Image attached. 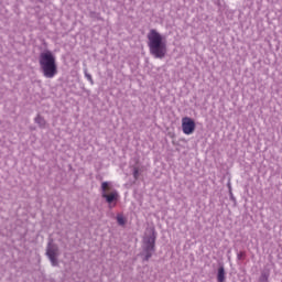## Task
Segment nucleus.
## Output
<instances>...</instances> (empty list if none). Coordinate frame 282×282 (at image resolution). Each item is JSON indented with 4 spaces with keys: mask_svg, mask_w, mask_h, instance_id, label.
<instances>
[{
    "mask_svg": "<svg viewBox=\"0 0 282 282\" xmlns=\"http://www.w3.org/2000/svg\"><path fill=\"white\" fill-rule=\"evenodd\" d=\"M147 39L150 54L154 56V58H164L167 52L164 36L158 30L151 29L148 32Z\"/></svg>",
    "mask_w": 282,
    "mask_h": 282,
    "instance_id": "1",
    "label": "nucleus"
},
{
    "mask_svg": "<svg viewBox=\"0 0 282 282\" xmlns=\"http://www.w3.org/2000/svg\"><path fill=\"white\" fill-rule=\"evenodd\" d=\"M85 77L87 78V80H89V82H90V85H94V78L91 77V75H90V74L85 73Z\"/></svg>",
    "mask_w": 282,
    "mask_h": 282,
    "instance_id": "12",
    "label": "nucleus"
},
{
    "mask_svg": "<svg viewBox=\"0 0 282 282\" xmlns=\"http://www.w3.org/2000/svg\"><path fill=\"white\" fill-rule=\"evenodd\" d=\"M133 177L134 180H138V177H140V170L138 167H134L133 170Z\"/></svg>",
    "mask_w": 282,
    "mask_h": 282,
    "instance_id": "11",
    "label": "nucleus"
},
{
    "mask_svg": "<svg viewBox=\"0 0 282 282\" xmlns=\"http://www.w3.org/2000/svg\"><path fill=\"white\" fill-rule=\"evenodd\" d=\"M101 197L106 199L107 204H113V202H118V192H111L110 194L104 192Z\"/></svg>",
    "mask_w": 282,
    "mask_h": 282,
    "instance_id": "6",
    "label": "nucleus"
},
{
    "mask_svg": "<svg viewBox=\"0 0 282 282\" xmlns=\"http://www.w3.org/2000/svg\"><path fill=\"white\" fill-rule=\"evenodd\" d=\"M101 191H102V193H107V191H111V184L109 182H102Z\"/></svg>",
    "mask_w": 282,
    "mask_h": 282,
    "instance_id": "10",
    "label": "nucleus"
},
{
    "mask_svg": "<svg viewBox=\"0 0 282 282\" xmlns=\"http://www.w3.org/2000/svg\"><path fill=\"white\" fill-rule=\"evenodd\" d=\"M39 64L44 78H54V76L58 74L56 56H54L51 51H45L40 54Z\"/></svg>",
    "mask_w": 282,
    "mask_h": 282,
    "instance_id": "2",
    "label": "nucleus"
},
{
    "mask_svg": "<svg viewBox=\"0 0 282 282\" xmlns=\"http://www.w3.org/2000/svg\"><path fill=\"white\" fill-rule=\"evenodd\" d=\"M181 127L185 135H193V133H195V120L191 117H183L181 120Z\"/></svg>",
    "mask_w": 282,
    "mask_h": 282,
    "instance_id": "4",
    "label": "nucleus"
},
{
    "mask_svg": "<svg viewBox=\"0 0 282 282\" xmlns=\"http://www.w3.org/2000/svg\"><path fill=\"white\" fill-rule=\"evenodd\" d=\"M46 254L52 265H58V260L56 259L58 257V247L56 245L50 242L46 249Z\"/></svg>",
    "mask_w": 282,
    "mask_h": 282,
    "instance_id": "5",
    "label": "nucleus"
},
{
    "mask_svg": "<svg viewBox=\"0 0 282 282\" xmlns=\"http://www.w3.org/2000/svg\"><path fill=\"white\" fill-rule=\"evenodd\" d=\"M143 250H144V261H149L151 257H153V252H155V234L152 232L151 237L144 238L143 240Z\"/></svg>",
    "mask_w": 282,
    "mask_h": 282,
    "instance_id": "3",
    "label": "nucleus"
},
{
    "mask_svg": "<svg viewBox=\"0 0 282 282\" xmlns=\"http://www.w3.org/2000/svg\"><path fill=\"white\" fill-rule=\"evenodd\" d=\"M117 224L119 226H126L127 225V218L122 214H117Z\"/></svg>",
    "mask_w": 282,
    "mask_h": 282,
    "instance_id": "9",
    "label": "nucleus"
},
{
    "mask_svg": "<svg viewBox=\"0 0 282 282\" xmlns=\"http://www.w3.org/2000/svg\"><path fill=\"white\" fill-rule=\"evenodd\" d=\"M35 123L39 124L41 129H45L47 122L45 121V118L41 117V115H37L35 118Z\"/></svg>",
    "mask_w": 282,
    "mask_h": 282,
    "instance_id": "8",
    "label": "nucleus"
},
{
    "mask_svg": "<svg viewBox=\"0 0 282 282\" xmlns=\"http://www.w3.org/2000/svg\"><path fill=\"white\" fill-rule=\"evenodd\" d=\"M217 281L218 282H226V270L224 269V267H220L218 269Z\"/></svg>",
    "mask_w": 282,
    "mask_h": 282,
    "instance_id": "7",
    "label": "nucleus"
}]
</instances>
